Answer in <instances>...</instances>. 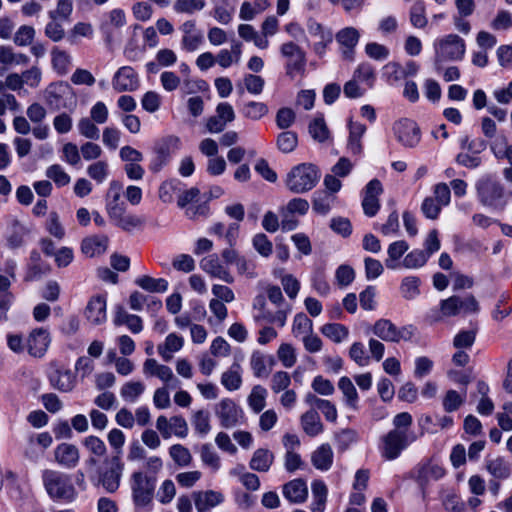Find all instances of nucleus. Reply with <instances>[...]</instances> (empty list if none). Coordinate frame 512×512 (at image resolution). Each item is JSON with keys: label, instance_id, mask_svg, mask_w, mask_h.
Masks as SVG:
<instances>
[{"label": "nucleus", "instance_id": "nucleus-1", "mask_svg": "<svg viewBox=\"0 0 512 512\" xmlns=\"http://www.w3.org/2000/svg\"><path fill=\"white\" fill-rule=\"evenodd\" d=\"M413 419L408 412H401L392 420L393 429L380 438L379 451L381 456L392 461L417 440V435L411 430Z\"/></svg>", "mask_w": 512, "mask_h": 512}, {"label": "nucleus", "instance_id": "nucleus-2", "mask_svg": "<svg viewBox=\"0 0 512 512\" xmlns=\"http://www.w3.org/2000/svg\"><path fill=\"white\" fill-rule=\"evenodd\" d=\"M42 482L46 493L55 502L73 503L78 498V491L69 474L45 469Z\"/></svg>", "mask_w": 512, "mask_h": 512}, {"label": "nucleus", "instance_id": "nucleus-3", "mask_svg": "<svg viewBox=\"0 0 512 512\" xmlns=\"http://www.w3.org/2000/svg\"><path fill=\"white\" fill-rule=\"evenodd\" d=\"M321 173L312 163L294 166L286 176V187L293 193L302 194L312 190L320 180Z\"/></svg>", "mask_w": 512, "mask_h": 512}, {"label": "nucleus", "instance_id": "nucleus-4", "mask_svg": "<svg viewBox=\"0 0 512 512\" xmlns=\"http://www.w3.org/2000/svg\"><path fill=\"white\" fill-rule=\"evenodd\" d=\"M155 482V477L142 471H136L131 475L132 499L136 507H146L152 502Z\"/></svg>", "mask_w": 512, "mask_h": 512}, {"label": "nucleus", "instance_id": "nucleus-5", "mask_svg": "<svg viewBox=\"0 0 512 512\" xmlns=\"http://www.w3.org/2000/svg\"><path fill=\"white\" fill-rule=\"evenodd\" d=\"M436 63L461 60L466 51L465 41L457 34H448L434 43Z\"/></svg>", "mask_w": 512, "mask_h": 512}, {"label": "nucleus", "instance_id": "nucleus-6", "mask_svg": "<svg viewBox=\"0 0 512 512\" xmlns=\"http://www.w3.org/2000/svg\"><path fill=\"white\" fill-rule=\"evenodd\" d=\"M372 332L383 341L398 343L402 340L409 341L414 334V328L411 325L398 328L389 319H379L374 323Z\"/></svg>", "mask_w": 512, "mask_h": 512}, {"label": "nucleus", "instance_id": "nucleus-7", "mask_svg": "<svg viewBox=\"0 0 512 512\" xmlns=\"http://www.w3.org/2000/svg\"><path fill=\"white\" fill-rule=\"evenodd\" d=\"M281 55L286 59V74L291 79L303 75L306 66V53L294 42L283 43L280 47Z\"/></svg>", "mask_w": 512, "mask_h": 512}, {"label": "nucleus", "instance_id": "nucleus-8", "mask_svg": "<svg viewBox=\"0 0 512 512\" xmlns=\"http://www.w3.org/2000/svg\"><path fill=\"white\" fill-rule=\"evenodd\" d=\"M479 310V304L473 295L464 298L453 295L440 301V312L443 317H452L460 313L470 314Z\"/></svg>", "mask_w": 512, "mask_h": 512}, {"label": "nucleus", "instance_id": "nucleus-9", "mask_svg": "<svg viewBox=\"0 0 512 512\" xmlns=\"http://www.w3.org/2000/svg\"><path fill=\"white\" fill-rule=\"evenodd\" d=\"M476 189L478 197L484 205L497 207L501 204L504 188L495 179L489 176L481 178L476 184Z\"/></svg>", "mask_w": 512, "mask_h": 512}, {"label": "nucleus", "instance_id": "nucleus-10", "mask_svg": "<svg viewBox=\"0 0 512 512\" xmlns=\"http://www.w3.org/2000/svg\"><path fill=\"white\" fill-rule=\"evenodd\" d=\"M393 131L398 142L404 147L414 148L420 142V129L418 125L410 119L397 121L393 126Z\"/></svg>", "mask_w": 512, "mask_h": 512}, {"label": "nucleus", "instance_id": "nucleus-11", "mask_svg": "<svg viewBox=\"0 0 512 512\" xmlns=\"http://www.w3.org/2000/svg\"><path fill=\"white\" fill-rule=\"evenodd\" d=\"M143 374L147 377H156L170 388H176L180 381L174 376L172 369L164 364H160L154 358H148L143 363Z\"/></svg>", "mask_w": 512, "mask_h": 512}, {"label": "nucleus", "instance_id": "nucleus-12", "mask_svg": "<svg viewBox=\"0 0 512 512\" xmlns=\"http://www.w3.org/2000/svg\"><path fill=\"white\" fill-rule=\"evenodd\" d=\"M216 415L224 428H232L242 420L243 411L233 400L223 399L216 406Z\"/></svg>", "mask_w": 512, "mask_h": 512}, {"label": "nucleus", "instance_id": "nucleus-13", "mask_svg": "<svg viewBox=\"0 0 512 512\" xmlns=\"http://www.w3.org/2000/svg\"><path fill=\"white\" fill-rule=\"evenodd\" d=\"M140 86L136 71L130 66L120 67L112 78V87L116 92H133Z\"/></svg>", "mask_w": 512, "mask_h": 512}, {"label": "nucleus", "instance_id": "nucleus-14", "mask_svg": "<svg viewBox=\"0 0 512 512\" xmlns=\"http://www.w3.org/2000/svg\"><path fill=\"white\" fill-rule=\"evenodd\" d=\"M234 119L235 111L232 105L228 102H221L216 107V114L207 119L206 128L210 133H220Z\"/></svg>", "mask_w": 512, "mask_h": 512}, {"label": "nucleus", "instance_id": "nucleus-15", "mask_svg": "<svg viewBox=\"0 0 512 512\" xmlns=\"http://www.w3.org/2000/svg\"><path fill=\"white\" fill-rule=\"evenodd\" d=\"M50 343L51 337L49 331L42 327L36 328L28 335L26 348L31 356L41 358L47 352Z\"/></svg>", "mask_w": 512, "mask_h": 512}, {"label": "nucleus", "instance_id": "nucleus-16", "mask_svg": "<svg viewBox=\"0 0 512 512\" xmlns=\"http://www.w3.org/2000/svg\"><path fill=\"white\" fill-rule=\"evenodd\" d=\"M108 468L100 474V483L109 493L117 491L123 471V464L118 456L112 457L106 462Z\"/></svg>", "mask_w": 512, "mask_h": 512}, {"label": "nucleus", "instance_id": "nucleus-17", "mask_svg": "<svg viewBox=\"0 0 512 512\" xmlns=\"http://www.w3.org/2000/svg\"><path fill=\"white\" fill-rule=\"evenodd\" d=\"M197 512H210L225 501V495L216 490H200L192 493Z\"/></svg>", "mask_w": 512, "mask_h": 512}, {"label": "nucleus", "instance_id": "nucleus-18", "mask_svg": "<svg viewBox=\"0 0 512 512\" xmlns=\"http://www.w3.org/2000/svg\"><path fill=\"white\" fill-rule=\"evenodd\" d=\"M54 460L65 469H74L79 464L80 451L74 444L61 443L54 449Z\"/></svg>", "mask_w": 512, "mask_h": 512}, {"label": "nucleus", "instance_id": "nucleus-19", "mask_svg": "<svg viewBox=\"0 0 512 512\" xmlns=\"http://www.w3.org/2000/svg\"><path fill=\"white\" fill-rule=\"evenodd\" d=\"M201 269L211 277L218 278L226 283H233L234 278L229 270L222 265L217 254H211L200 261Z\"/></svg>", "mask_w": 512, "mask_h": 512}, {"label": "nucleus", "instance_id": "nucleus-20", "mask_svg": "<svg viewBox=\"0 0 512 512\" xmlns=\"http://www.w3.org/2000/svg\"><path fill=\"white\" fill-rule=\"evenodd\" d=\"M106 297L102 295L93 296L87 303L84 314L89 323L94 326L103 324L107 319Z\"/></svg>", "mask_w": 512, "mask_h": 512}, {"label": "nucleus", "instance_id": "nucleus-21", "mask_svg": "<svg viewBox=\"0 0 512 512\" xmlns=\"http://www.w3.org/2000/svg\"><path fill=\"white\" fill-rule=\"evenodd\" d=\"M122 184L118 181H111L106 194V212L110 220L121 212L126 211V204L121 200Z\"/></svg>", "mask_w": 512, "mask_h": 512}, {"label": "nucleus", "instance_id": "nucleus-22", "mask_svg": "<svg viewBox=\"0 0 512 512\" xmlns=\"http://www.w3.org/2000/svg\"><path fill=\"white\" fill-rule=\"evenodd\" d=\"M69 95H72V89L65 82L51 83L45 90L46 102L56 109L67 107L64 98Z\"/></svg>", "mask_w": 512, "mask_h": 512}, {"label": "nucleus", "instance_id": "nucleus-23", "mask_svg": "<svg viewBox=\"0 0 512 512\" xmlns=\"http://www.w3.org/2000/svg\"><path fill=\"white\" fill-rule=\"evenodd\" d=\"M180 139L175 136H169L163 139L155 146L156 159L153 165V169L159 170L164 164H166L171 155L179 149Z\"/></svg>", "mask_w": 512, "mask_h": 512}, {"label": "nucleus", "instance_id": "nucleus-24", "mask_svg": "<svg viewBox=\"0 0 512 512\" xmlns=\"http://www.w3.org/2000/svg\"><path fill=\"white\" fill-rule=\"evenodd\" d=\"M444 475L445 469L432 460L420 463L416 468V479L421 485L430 481H437Z\"/></svg>", "mask_w": 512, "mask_h": 512}, {"label": "nucleus", "instance_id": "nucleus-25", "mask_svg": "<svg viewBox=\"0 0 512 512\" xmlns=\"http://www.w3.org/2000/svg\"><path fill=\"white\" fill-rule=\"evenodd\" d=\"M335 38L342 48L344 57L351 58L354 48L359 42V31L354 27H345L336 33Z\"/></svg>", "mask_w": 512, "mask_h": 512}, {"label": "nucleus", "instance_id": "nucleus-26", "mask_svg": "<svg viewBox=\"0 0 512 512\" xmlns=\"http://www.w3.org/2000/svg\"><path fill=\"white\" fill-rule=\"evenodd\" d=\"M109 243L106 235H93L82 240L81 251L87 257H95L105 253Z\"/></svg>", "mask_w": 512, "mask_h": 512}, {"label": "nucleus", "instance_id": "nucleus-27", "mask_svg": "<svg viewBox=\"0 0 512 512\" xmlns=\"http://www.w3.org/2000/svg\"><path fill=\"white\" fill-rule=\"evenodd\" d=\"M283 495L291 503H303L308 496V488L302 479H294L283 486Z\"/></svg>", "mask_w": 512, "mask_h": 512}, {"label": "nucleus", "instance_id": "nucleus-28", "mask_svg": "<svg viewBox=\"0 0 512 512\" xmlns=\"http://www.w3.org/2000/svg\"><path fill=\"white\" fill-rule=\"evenodd\" d=\"M49 380L51 385L61 392H69L75 386V376L69 369H55L50 373Z\"/></svg>", "mask_w": 512, "mask_h": 512}, {"label": "nucleus", "instance_id": "nucleus-29", "mask_svg": "<svg viewBox=\"0 0 512 512\" xmlns=\"http://www.w3.org/2000/svg\"><path fill=\"white\" fill-rule=\"evenodd\" d=\"M409 245L404 240H398L391 243L387 249L388 257L385 259V266L390 270L401 268V257L407 252Z\"/></svg>", "mask_w": 512, "mask_h": 512}, {"label": "nucleus", "instance_id": "nucleus-30", "mask_svg": "<svg viewBox=\"0 0 512 512\" xmlns=\"http://www.w3.org/2000/svg\"><path fill=\"white\" fill-rule=\"evenodd\" d=\"M338 388L343 394V402L352 411L359 409L358 392L351 379L343 376L339 379Z\"/></svg>", "mask_w": 512, "mask_h": 512}, {"label": "nucleus", "instance_id": "nucleus-31", "mask_svg": "<svg viewBox=\"0 0 512 512\" xmlns=\"http://www.w3.org/2000/svg\"><path fill=\"white\" fill-rule=\"evenodd\" d=\"M242 55V43L234 42L231 45V49H222L216 55L217 64L226 69L233 64H238L241 60Z\"/></svg>", "mask_w": 512, "mask_h": 512}, {"label": "nucleus", "instance_id": "nucleus-32", "mask_svg": "<svg viewBox=\"0 0 512 512\" xmlns=\"http://www.w3.org/2000/svg\"><path fill=\"white\" fill-rule=\"evenodd\" d=\"M274 461L273 453L265 448L257 449L250 460L249 466L258 472H267Z\"/></svg>", "mask_w": 512, "mask_h": 512}, {"label": "nucleus", "instance_id": "nucleus-33", "mask_svg": "<svg viewBox=\"0 0 512 512\" xmlns=\"http://www.w3.org/2000/svg\"><path fill=\"white\" fill-rule=\"evenodd\" d=\"M311 461L316 469L326 471L333 463V451L329 444L318 447L311 456Z\"/></svg>", "mask_w": 512, "mask_h": 512}, {"label": "nucleus", "instance_id": "nucleus-34", "mask_svg": "<svg viewBox=\"0 0 512 512\" xmlns=\"http://www.w3.org/2000/svg\"><path fill=\"white\" fill-rule=\"evenodd\" d=\"M327 495L328 489L324 482L314 481L312 483V502L310 504L312 512H324Z\"/></svg>", "mask_w": 512, "mask_h": 512}, {"label": "nucleus", "instance_id": "nucleus-35", "mask_svg": "<svg viewBox=\"0 0 512 512\" xmlns=\"http://www.w3.org/2000/svg\"><path fill=\"white\" fill-rule=\"evenodd\" d=\"M301 426L304 432L311 437H315L323 431L320 416L314 409L307 411L301 416Z\"/></svg>", "mask_w": 512, "mask_h": 512}, {"label": "nucleus", "instance_id": "nucleus-36", "mask_svg": "<svg viewBox=\"0 0 512 512\" xmlns=\"http://www.w3.org/2000/svg\"><path fill=\"white\" fill-rule=\"evenodd\" d=\"M366 132V126L361 123H349L348 150L355 155L361 154L362 144L361 138Z\"/></svg>", "mask_w": 512, "mask_h": 512}, {"label": "nucleus", "instance_id": "nucleus-37", "mask_svg": "<svg viewBox=\"0 0 512 512\" xmlns=\"http://www.w3.org/2000/svg\"><path fill=\"white\" fill-rule=\"evenodd\" d=\"M271 364V357H268L259 351L252 353L250 358V366L256 377H267L271 370Z\"/></svg>", "mask_w": 512, "mask_h": 512}, {"label": "nucleus", "instance_id": "nucleus-38", "mask_svg": "<svg viewBox=\"0 0 512 512\" xmlns=\"http://www.w3.org/2000/svg\"><path fill=\"white\" fill-rule=\"evenodd\" d=\"M183 344L184 340L181 336H178L175 333H170L166 337L165 343L157 347V351L165 361H170L172 353L179 351L183 347Z\"/></svg>", "mask_w": 512, "mask_h": 512}, {"label": "nucleus", "instance_id": "nucleus-39", "mask_svg": "<svg viewBox=\"0 0 512 512\" xmlns=\"http://www.w3.org/2000/svg\"><path fill=\"white\" fill-rule=\"evenodd\" d=\"M486 469L497 479H507L511 474V464L503 457L486 460Z\"/></svg>", "mask_w": 512, "mask_h": 512}, {"label": "nucleus", "instance_id": "nucleus-40", "mask_svg": "<svg viewBox=\"0 0 512 512\" xmlns=\"http://www.w3.org/2000/svg\"><path fill=\"white\" fill-rule=\"evenodd\" d=\"M49 271L47 264L41 260V255L37 251H32L29 258V267L26 274V280L32 281L39 279L42 275Z\"/></svg>", "mask_w": 512, "mask_h": 512}, {"label": "nucleus", "instance_id": "nucleus-41", "mask_svg": "<svg viewBox=\"0 0 512 512\" xmlns=\"http://www.w3.org/2000/svg\"><path fill=\"white\" fill-rule=\"evenodd\" d=\"M221 383L229 391L238 390L242 384L240 364L233 363L231 367L222 374Z\"/></svg>", "mask_w": 512, "mask_h": 512}, {"label": "nucleus", "instance_id": "nucleus-42", "mask_svg": "<svg viewBox=\"0 0 512 512\" xmlns=\"http://www.w3.org/2000/svg\"><path fill=\"white\" fill-rule=\"evenodd\" d=\"M136 285L151 293H163L168 289V282L163 278H153L147 275L138 277Z\"/></svg>", "mask_w": 512, "mask_h": 512}, {"label": "nucleus", "instance_id": "nucleus-43", "mask_svg": "<svg viewBox=\"0 0 512 512\" xmlns=\"http://www.w3.org/2000/svg\"><path fill=\"white\" fill-rule=\"evenodd\" d=\"M269 112L268 106L263 102L249 101L241 108L243 117L258 121L265 117Z\"/></svg>", "mask_w": 512, "mask_h": 512}, {"label": "nucleus", "instance_id": "nucleus-44", "mask_svg": "<svg viewBox=\"0 0 512 512\" xmlns=\"http://www.w3.org/2000/svg\"><path fill=\"white\" fill-rule=\"evenodd\" d=\"M183 189V183L178 179L163 182L159 188V198L164 203H171L175 196L178 197Z\"/></svg>", "mask_w": 512, "mask_h": 512}, {"label": "nucleus", "instance_id": "nucleus-45", "mask_svg": "<svg viewBox=\"0 0 512 512\" xmlns=\"http://www.w3.org/2000/svg\"><path fill=\"white\" fill-rule=\"evenodd\" d=\"M53 69L60 75L68 72L71 64V56L64 50L54 47L51 51Z\"/></svg>", "mask_w": 512, "mask_h": 512}, {"label": "nucleus", "instance_id": "nucleus-46", "mask_svg": "<svg viewBox=\"0 0 512 512\" xmlns=\"http://www.w3.org/2000/svg\"><path fill=\"white\" fill-rule=\"evenodd\" d=\"M111 222L127 232H131L143 225V220L140 217L134 214H126V211H123L116 217L112 218Z\"/></svg>", "mask_w": 512, "mask_h": 512}, {"label": "nucleus", "instance_id": "nucleus-47", "mask_svg": "<svg viewBox=\"0 0 512 512\" xmlns=\"http://www.w3.org/2000/svg\"><path fill=\"white\" fill-rule=\"evenodd\" d=\"M410 23L413 27L422 29L426 27L428 20L426 17V9L423 1H416L409 11Z\"/></svg>", "mask_w": 512, "mask_h": 512}, {"label": "nucleus", "instance_id": "nucleus-48", "mask_svg": "<svg viewBox=\"0 0 512 512\" xmlns=\"http://www.w3.org/2000/svg\"><path fill=\"white\" fill-rule=\"evenodd\" d=\"M309 133L315 141L320 143L328 140L330 132L322 116L316 117L310 122Z\"/></svg>", "mask_w": 512, "mask_h": 512}, {"label": "nucleus", "instance_id": "nucleus-49", "mask_svg": "<svg viewBox=\"0 0 512 512\" xmlns=\"http://www.w3.org/2000/svg\"><path fill=\"white\" fill-rule=\"evenodd\" d=\"M428 259V254L424 253L423 250L414 249L404 257L401 268L418 269L423 267Z\"/></svg>", "mask_w": 512, "mask_h": 512}, {"label": "nucleus", "instance_id": "nucleus-50", "mask_svg": "<svg viewBox=\"0 0 512 512\" xmlns=\"http://www.w3.org/2000/svg\"><path fill=\"white\" fill-rule=\"evenodd\" d=\"M145 391V385L140 381L125 383L120 390L121 397L128 402H135Z\"/></svg>", "mask_w": 512, "mask_h": 512}, {"label": "nucleus", "instance_id": "nucleus-51", "mask_svg": "<svg viewBox=\"0 0 512 512\" xmlns=\"http://www.w3.org/2000/svg\"><path fill=\"white\" fill-rule=\"evenodd\" d=\"M276 145L282 153H291L298 145V136L293 131L281 132L277 136Z\"/></svg>", "mask_w": 512, "mask_h": 512}, {"label": "nucleus", "instance_id": "nucleus-52", "mask_svg": "<svg viewBox=\"0 0 512 512\" xmlns=\"http://www.w3.org/2000/svg\"><path fill=\"white\" fill-rule=\"evenodd\" d=\"M321 332L336 343H340L348 337V329L339 323L325 324L321 328Z\"/></svg>", "mask_w": 512, "mask_h": 512}, {"label": "nucleus", "instance_id": "nucleus-53", "mask_svg": "<svg viewBox=\"0 0 512 512\" xmlns=\"http://www.w3.org/2000/svg\"><path fill=\"white\" fill-rule=\"evenodd\" d=\"M420 279L416 276L405 277L400 285V292L407 300L415 299L420 294Z\"/></svg>", "mask_w": 512, "mask_h": 512}, {"label": "nucleus", "instance_id": "nucleus-54", "mask_svg": "<svg viewBox=\"0 0 512 512\" xmlns=\"http://www.w3.org/2000/svg\"><path fill=\"white\" fill-rule=\"evenodd\" d=\"M266 396L267 390L263 386L256 385L253 387L248 396V404L255 413H259L265 407Z\"/></svg>", "mask_w": 512, "mask_h": 512}, {"label": "nucleus", "instance_id": "nucleus-55", "mask_svg": "<svg viewBox=\"0 0 512 512\" xmlns=\"http://www.w3.org/2000/svg\"><path fill=\"white\" fill-rule=\"evenodd\" d=\"M466 393L460 394L456 390H448L443 397L442 405L446 412L451 413L458 410L465 402Z\"/></svg>", "mask_w": 512, "mask_h": 512}, {"label": "nucleus", "instance_id": "nucleus-56", "mask_svg": "<svg viewBox=\"0 0 512 512\" xmlns=\"http://www.w3.org/2000/svg\"><path fill=\"white\" fill-rule=\"evenodd\" d=\"M169 455L173 461L181 467H186L192 462V455L188 448L181 444H174L169 448Z\"/></svg>", "mask_w": 512, "mask_h": 512}, {"label": "nucleus", "instance_id": "nucleus-57", "mask_svg": "<svg viewBox=\"0 0 512 512\" xmlns=\"http://www.w3.org/2000/svg\"><path fill=\"white\" fill-rule=\"evenodd\" d=\"M205 7V0H175L173 10L178 14H193Z\"/></svg>", "mask_w": 512, "mask_h": 512}, {"label": "nucleus", "instance_id": "nucleus-58", "mask_svg": "<svg viewBox=\"0 0 512 512\" xmlns=\"http://www.w3.org/2000/svg\"><path fill=\"white\" fill-rule=\"evenodd\" d=\"M313 330L312 321L304 314H296L293 320L292 333L295 337L306 336Z\"/></svg>", "mask_w": 512, "mask_h": 512}, {"label": "nucleus", "instance_id": "nucleus-59", "mask_svg": "<svg viewBox=\"0 0 512 512\" xmlns=\"http://www.w3.org/2000/svg\"><path fill=\"white\" fill-rule=\"evenodd\" d=\"M87 175L97 183H103L109 175V165L106 161H96L87 167Z\"/></svg>", "mask_w": 512, "mask_h": 512}, {"label": "nucleus", "instance_id": "nucleus-60", "mask_svg": "<svg viewBox=\"0 0 512 512\" xmlns=\"http://www.w3.org/2000/svg\"><path fill=\"white\" fill-rule=\"evenodd\" d=\"M46 176L51 179L58 187L66 186L71 178L64 168L59 164H53L46 169Z\"/></svg>", "mask_w": 512, "mask_h": 512}, {"label": "nucleus", "instance_id": "nucleus-61", "mask_svg": "<svg viewBox=\"0 0 512 512\" xmlns=\"http://www.w3.org/2000/svg\"><path fill=\"white\" fill-rule=\"evenodd\" d=\"M77 128L79 133L91 140H98L100 137L99 128L96 126V123L88 117H83L78 121Z\"/></svg>", "mask_w": 512, "mask_h": 512}, {"label": "nucleus", "instance_id": "nucleus-62", "mask_svg": "<svg viewBox=\"0 0 512 512\" xmlns=\"http://www.w3.org/2000/svg\"><path fill=\"white\" fill-rule=\"evenodd\" d=\"M192 424L200 435L208 434L211 430L209 413L204 410L196 411L192 416Z\"/></svg>", "mask_w": 512, "mask_h": 512}, {"label": "nucleus", "instance_id": "nucleus-63", "mask_svg": "<svg viewBox=\"0 0 512 512\" xmlns=\"http://www.w3.org/2000/svg\"><path fill=\"white\" fill-rule=\"evenodd\" d=\"M254 249L262 256L269 257L273 251V244L264 233H257L252 238Z\"/></svg>", "mask_w": 512, "mask_h": 512}, {"label": "nucleus", "instance_id": "nucleus-64", "mask_svg": "<svg viewBox=\"0 0 512 512\" xmlns=\"http://www.w3.org/2000/svg\"><path fill=\"white\" fill-rule=\"evenodd\" d=\"M35 33V29L32 26L22 25L14 34L13 41L17 46H28L32 44Z\"/></svg>", "mask_w": 512, "mask_h": 512}]
</instances>
